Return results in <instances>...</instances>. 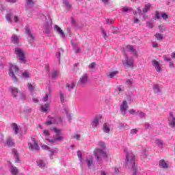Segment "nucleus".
I'll use <instances>...</instances> for the list:
<instances>
[{
    "label": "nucleus",
    "mask_w": 175,
    "mask_h": 175,
    "mask_svg": "<svg viewBox=\"0 0 175 175\" xmlns=\"http://www.w3.org/2000/svg\"><path fill=\"white\" fill-rule=\"evenodd\" d=\"M117 75H118V71H111L107 75V77H109V79H116Z\"/></svg>",
    "instance_id": "13"
},
{
    "label": "nucleus",
    "mask_w": 175,
    "mask_h": 175,
    "mask_svg": "<svg viewBox=\"0 0 175 175\" xmlns=\"http://www.w3.org/2000/svg\"><path fill=\"white\" fill-rule=\"evenodd\" d=\"M103 130L105 133H110V125L107 123H105Z\"/></svg>",
    "instance_id": "15"
},
{
    "label": "nucleus",
    "mask_w": 175,
    "mask_h": 175,
    "mask_svg": "<svg viewBox=\"0 0 175 175\" xmlns=\"http://www.w3.org/2000/svg\"><path fill=\"white\" fill-rule=\"evenodd\" d=\"M12 43L14 44H18V37L16 36H13L11 38Z\"/></svg>",
    "instance_id": "21"
},
{
    "label": "nucleus",
    "mask_w": 175,
    "mask_h": 175,
    "mask_svg": "<svg viewBox=\"0 0 175 175\" xmlns=\"http://www.w3.org/2000/svg\"><path fill=\"white\" fill-rule=\"evenodd\" d=\"M156 18H161V15L158 11H156Z\"/></svg>",
    "instance_id": "52"
},
{
    "label": "nucleus",
    "mask_w": 175,
    "mask_h": 175,
    "mask_svg": "<svg viewBox=\"0 0 175 175\" xmlns=\"http://www.w3.org/2000/svg\"><path fill=\"white\" fill-rule=\"evenodd\" d=\"M129 112L130 114H132L133 116L137 114V112H136V111H135L134 109H130Z\"/></svg>",
    "instance_id": "40"
},
{
    "label": "nucleus",
    "mask_w": 175,
    "mask_h": 175,
    "mask_svg": "<svg viewBox=\"0 0 175 175\" xmlns=\"http://www.w3.org/2000/svg\"><path fill=\"white\" fill-rule=\"evenodd\" d=\"M50 152H51L52 154H54L55 152H58V148H55V149H52L50 150Z\"/></svg>",
    "instance_id": "46"
},
{
    "label": "nucleus",
    "mask_w": 175,
    "mask_h": 175,
    "mask_svg": "<svg viewBox=\"0 0 175 175\" xmlns=\"http://www.w3.org/2000/svg\"><path fill=\"white\" fill-rule=\"evenodd\" d=\"M22 76L23 77H25V79H28V77H29V73L28 72V71L25 70Z\"/></svg>",
    "instance_id": "33"
},
{
    "label": "nucleus",
    "mask_w": 175,
    "mask_h": 175,
    "mask_svg": "<svg viewBox=\"0 0 175 175\" xmlns=\"http://www.w3.org/2000/svg\"><path fill=\"white\" fill-rule=\"evenodd\" d=\"M41 148H42V150H50V147L46 145H42Z\"/></svg>",
    "instance_id": "45"
},
{
    "label": "nucleus",
    "mask_w": 175,
    "mask_h": 175,
    "mask_svg": "<svg viewBox=\"0 0 175 175\" xmlns=\"http://www.w3.org/2000/svg\"><path fill=\"white\" fill-rule=\"evenodd\" d=\"M50 107L49 104H45L44 105L41 106V110L43 113H47L48 110H49V107Z\"/></svg>",
    "instance_id": "17"
},
{
    "label": "nucleus",
    "mask_w": 175,
    "mask_h": 175,
    "mask_svg": "<svg viewBox=\"0 0 175 175\" xmlns=\"http://www.w3.org/2000/svg\"><path fill=\"white\" fill-rule=\"evenodd\" d=\"M27 1V4L28 5H31V6H33V1H32V0H26Z\"/></svg>",
    "instance_id": "48"
},
{
    "label": "nucleus",
    "mask_w": 175,
    "mask_h": 175,
    "mask_svg": "<svg viewBox=\"0 0 175 175\" xmlns=\"http://www.w3.org/2000/svg\"><path fill=\"white\" fill-rule=\"evenodd\" d=\"M51 124H53L52 121H48L46 122V125H51Z\"/></svg>",
    "instance_id": "63"
},
{
    "label": "nucleus",
    "mask_w": 175,
    "mask_h": 175,
    "mask_svg": "<svg viewBox=\"0 0 175 175\" xmlns=\"http://www.w3.org/2000/svg\"><path fill=\"white\" fill-rule=\"evenodd\" d=\"M88 80V75L87 74H84L79 80V84L81 85H84L87 83Z\"/></svg>",
    "instance_id": "10"
},
{
    "label": "nucleus",
    "mask_w": 175,
    "mask_h": 175,
    "mask_svg": "<svg viewBox=\"0 0 175 175\" xmlns=\"http://www.w3.org/2000/svg\"><path fill=\"white\" fill-rule=\"evenodd\" d=\"M137 164H136V157L133 154H128L126 157V166L129 169H132L133 170V175L137 174Z\"/></svg>",
    "instance_id": "1"
},
{
    "label": "nucleus",
    "mask_w": 175,
    "mask_h": 175,
    "mask_svg": "<svg viewBox=\"0 0 175 175\" xmlns=\"http://www.w3.org/2000/svg\"><path fill=\"white\" fill-rule=\"evenodd\" d=\"M163 58H164V61H166L167 62H170L172 61V59L166 57V55H164Z\"/></svg>",
    "instance_id": "43"
},
{
    "label": "nucleus",
    "mask_w": 175,
    "mask_h": 175,
    "mask_svg": "<svg viewBox=\"0 0 175 175\" xmlns=\"http://www.w3.org/2000/svg\"><path fill=\"white\" fill-rule=\"evenodd\" d=\"M95 62H92L89 65V68H90L91 69H95Z\"/></svg>",
    "instance_id": "42"
},
{
    "label": "nucleus",
    "mask_w": 175,
    "mask_h": 175,
    "mask_svg": "<svg viewBox=\"0 0 175 175\" xmlns=\"http://www.w3.org/2000/svg\"><path fill=\"white\" fill-rule=\"evenodd\" d=\"M28 147L31 151H38L39 150V144L36 136L32 135L31 137V139L28 143Z\"/></svg>",
    "instance_id": "2"
},
{
    "label": "nucleus",
    "mask_w": 175,
    "mask_h": 175,
    "mask_svg": "<svg viewBox=\"0 0 175 175\" xmlns=\"http://www.w3.org/2000/svg\"><path fill=\"white\" fill-rule=\"evenodd\" d=\"M73 137L74 139H77V140H79L80 139V135L75 134Z\"/></svg>",
    "instance_id": "53"
},
{
    "label": "nucleus",
    "mask_w": 175,
    "mask_h": 175,
    "mask_svg": "<svg viewBox=\"0 0 175 175\" xmlns=\"http://www.w3.org/2000/svg\"><path fill=\"white\" fill-rule=\"evenodd\" d=\"M54 132H55L56 135H61V130L54 128L53 129Z\"/></svg>",
    "instance_id": "39"
},
{
    "label": "nucleus",
    "mask_w": 175,
    "mask_h": 175,
    "mask_svg": "<svg viewBox=\"0 0 175 175\" xmlns=\"http://www.w3.org/2000/svg\"><path fill=\"white\" fill-rule=\"evenodd\" d=\"M94 154L97 161L99 159V157H103L104 158H106V157H107V154L100 149H96Z\"/></svg>",
    "instance_id": "7"
},
{
    "label": "nucleus",
    "mask_w": 175,
    "mask_h": 175,
    "mask_svg": "<svg viewBox=\"0 0 175 175\" xmlns=\"http://www.w3.org/2000/svg\"><path fill=\"white\" fill-rule=\"evenodd\" d=\"M63 3H64V6H66V8H67L68 9H70L71 5H70L68 0H63Z\"/></svg>",
    "instance_id": "30"
},
{
    "label": "nucleus",
    "mask_w": 175,
    "mask_h": 175,
    "mask_svg": "<svg viewBox=\"0 0 175 175\" xmlns=\"http://www.w3.org/2000/svg\"><path fill=\"white\" fill-rule=\"evenodd\" d=\"M151 8H152V5H151L150 3H148L145 5V7L143 8L142 12L144 13H147L148 11L150 10V9H151Z\"/></svg>",
    "instance_id": "18"
},
{
    "label": "nucleus",
    "mask_w": 175,
    "mask_h": 175,
    "mask_svg": "<svg viewBox=\"0 0 175 175\" xmlns=\"http://www.w3.org/2000/svg\"><path fill=\"white\" fill-rule=\"evenodd\" d=\"M14 23H18V17L17 16H14Z\"/></svg>",
    "instance_id": "54"
},
{
    "label": "nucleus",
    "mask_w": 175,
    "mask_h": 175,
    "mask_svg": "<svg viewBox=\"0 0 175 175\" xmlns=\"http://www.w3.org/2000/svg\"><path fill=\"white\" fill-rule=\"evenodd\" d=\"M6 144H7V146H8V147L14 146V142H13V139H12V138L7 139Z\"/></svg>",
    "instance_id": "19"
},
{
    "label": "nucleus",
    "mask_w": 175,
    "mask_h": 175,
    "mask_svg": "<svg viewBox=\"0 0 175 175\" xmlns=\"http://www.w3.org/2000/svg\"><path fill=\"white\" fill-rule=\"evenodd\" d=\"M154 94H159V92H161V89L159 88V86H156L154 88Z\"/></svg>",
    "instance_id": "32"
},
{
    "label": "nucleus",
    "mask_w": 175,
    "mask_h": 175,
    "mask_svg": "<svg viewBox=\"0 0 175 175\" xmlns=\"http://www.w3.org/2000/svg\"><path fill=\"white\" fill-rule=\"evenodd\" d=\"M159 166L160 167H163V169H167L169 167V165H167V163L164 160H161L159 162Z\"/></svg>",
    "instance_id": "16"
},
{
    "label": "nucleus",
    "mask_w": 175,
    "mask_h": 175,
    "mask_svg": "<svg viewBox=\"0 0 175 175\" xmlns=\"http://www.w3.org/2000/svg\"><path fill=\"white\" fill-rule=\"evenodd\" d=\"M161 17L163 18V20H167L169 16L167 15L166 13H161Z\"/></svg>",
    "instance_id": "37"
},
{
    "label": "nucleus",
    "mask_w": 175,
    "mask_h": 175,
    "mask_svg": "<svg viewBox=\"0 0 175 175\" xmlns=\"http://www.w3.org/2000/svg\"><path fill=\"white\" fill-rule=\"evenodd\" d=\"M137 21H139V19L138 18H135L134 20V24H136V23H137Z\"/></svg>",
    "instance_id": "64"
},
{
    "label": "nucleus",
    "mask_w": 175,
    "mask_h": 175,
    "mask_svg": "<svg viewBox=\"0 0 175 175\" xmlns=\"http://www.w3.org/2000/svg\"><path fill=\"white\" fill-rule=\"evenodd\" d=\"M87 163H88V167H94V161L92 160V158H90V159H88Z\"/></svg>",
    "instance_id": "22"
},
{
    "label": "nucleus",
    "mask_w": 175,
    "mask_h": 175,
    "mask_svg": "<svg viewBox=\"0 0 175 175\" xmlns=\"http://www.w3.org/2000/svg\"><path fill=\"white\" fill-rule=\"evenodd\" d=\"M58 75H59V72L57 71H53V72L52 73L53 79H55L57 76H58Z\"/></svg>",
    "instance_id": "38"
},
{
    "label": "nucleus",
    "mask_w": 175,
    "mask_h": 175,
    "mask_svg": "<svg viewBox=\"0 0 175 175\" xmlns=\"http://www.w3.org/2000/svg\"><path fill=\"white\" fill-rule=\"evenodd\" d=\"M33 102H34V103H39V99H38L36 97H33Z\"/></svg>",
    "instance_id": "49"
},
{
    "label": "nucleus",
    "mask_w": 175,
    "mask_h": 175,
    "mask_svg": "<svg viewBox=\"0 0 175 175\" xmlns=\"http://www.w3.org/2000/svg\"><path fill=\"white\" fill-rule=\"evenodd\" d=\"M76 87V82L72 81L66 85V89L68 92H73L75 91V88Z\"/></svg>",
    "instance_id": "8"
},
{
    "label": "nucleus",
    "mask_w": 175,
    "mask_h": 175,
    "mask_svg": "<svg viewBox=\"0 0 175 175\" xmlns=\"http://www.w3.org/2000/svg\"><path fill=\"white\" fill-rule=\"evenodd\" d=\"M157 143L158 146H163V142L159 139L157 140Z\"/></svg>",
    "instance_id": "51"
},
{
    "label": "nucleus",
    "mask_w": 175,
    "mask_h": 175,
    "mask_svg": "<svg viewBox=\"0 0 175 175\" xmlns=\"http://www.w3.org/2000/svg\"><path fill=\"white\" fill-rule=\"evenodd\" d=\"M171 58H172L173 59H175V52H173V53L171 54Z\"/></svg>",
    "instance_id": "60"
},
{
    "label": "nucleus",
    "mask_w": 175,
    "mask_h": 175,
    "mask_svg": "<svg viewBox=\"0 0 175 175\" xmlns=\"http://www.w3.org/2000/svg\"><path fill=\"white\" fill-rule=\"evenodd\" d=\"M46 142L51 144H57V142H62L64 140V136L59 134H56L52 137V138L46 139Z\"/></svg>",
    "instance_id": "4"
},
{
    "label": "nucleus",
    "mask_w": 175,
    "mask_h": 175,
    "mask_svg": "<svg viewBox=\"0 0 175 175\" xmlns=\"http://www.w3.org/2000/svg\"><path fill=\"white\" fill-rule=\"evenodd\" d=\"M152 44L154 49H157V47H158V43L153 42Z\"/></svg>",
    "instance_id": "55"
},
{
    "label": "nucleus",
    "mask_w": 175,
    "mask_h": 175,
    "mask_svg": "<svg viewBox=\"0 0 175 175\" xmlns=\"http://www.w3.org/2000/svg\"><path fill=\"white\" fill-rule=\"evenodd\" d=\"M37 163H38V166L40 167H44V166H45V163H44V161H43L42 160H38V161H37Z\"/></svg>",
    "instance_id": "27"
},
{
    "label": "nucleus",
    "mask_w": 175,
    "mask_h": 175,
    "mask_svg": "<svg viewBox=\"0 0 175 175\" xmlns=\"http://www.w3.org/2000/svg\"><path fill=\"white\" fill-rule=\"evenodd\" d=\"M25 32L31 38V40H33V35H32V33H31V30H29V29H27Z\"/></svg>",
    "instance_id": "28"
},
{
    "label": "nucleus",
    "mask_w": 175,
    "mask_h": 175,
    "mask_svg": "<svg viewBox=\"0 0 175 175\" xmlns=\"http://www.w3.org/2000/svg\"><path fill=\"white\" fill-rule=\"evenodd\" d=\"M98 124H99V119L95 118L92 122L93 128H96Z\"/></svg>",
    "instance_id": "25"
},
{
    "label": "nucleus",
    "mask_w": 175,
    "mask_h": 175,
    "mask_svg": "<svg viewBox=\"0 0 175 175\" xmlns=\"http://www.w3.org/2000/svg\"><path fill=\"white\" fill-rule=\"evenodd\" d=\"M12 14H7L5 15V18L7 21H8V23H12Z\"/></svg>",
    "instance_id": "29"
},
{
    "label": "nucleus",
    "mask_w": 175,
    "mask_h": 175,
    "mask_svg": "<svg viewBox=\"0 0 175 175\" xmlns=\"http://www.w3.org/2000/svg\"><path fill=\"white\" fill-rule=\"evenodd\" d=\"M77 155H78V157H79V158L81 159V152L78 151V152H77Z\"/></svg>",
    "instance_id": "61"
},
{
    "label": "nucleus",
    "mask_w": 175,
    "mask_h": 175,
    "mask_svg": "<svg viewBox=\"0 0 175 175\" xmlns=\"http://www.w3.org/2000/svg\"><path fill=\"white\" fill-rule=\"evenodd\" d=\"M129 10V9L127 7H124L123 8V12L125 13L126 12H128Z\"/></svg>",
    "instance_id": "58"
},
{
    "label": "nucleus",
    "mask_w": 175,
    "mask_h": 175,
    "mask_svg": "<svg viewBox=\"0 0 175 175\" xmlns=\"http://www.w3.org/2000/svg\"><path fill=\"white\" fill-rule=\"evenodd\" d=\"M28 88L30 92H33V91L35 90V87H33V85L31 83H28Z\"/></svg>",
    "instance_id": "31"
},
{
    "label": "nucleus",
    "mask_w": 175,
    "mask_h": 175,
    "mask_svg": "<svg viewBox=\"0 0 175 175\" xmlns=\"http://www.w3.org/2000/svg\"><path fill=\"white\" fill-rule=\"evenodd\" d=\"M127 49L129 51H131V53H133L134 55H136V49H133V46H132L131 45H129L127 46Z\"/></svg>",
    "instance_id": "23"
},
{
    "label": "nucleus",
    "mask_w": 175,
    "mask_h": 175,
    "mask_svg": "<svg viewBox=\"0 0 175 175\" xmlns=\"http://www.w3.org/2000/svg\"><path fill=\"white\" fill-rule=\"evenodd\" d=\"M20 73V70L17 66L14 65H11L9 68V76L12 77L14 81H17V76H18Z\"/></svg>",
    "instance_id": "3"
},
{
    "label": "nucleus",
    "mask_w": 175,
    "mask_h": 175,
    "mask_svg": "<svg viewBox=\"0 0 175 175\" xmlns=\"http://www.w3.org/2000/svg\"><path fill=\"white\" fill-rule=\"evenodd\" d=\"M55 31L57 32V33L60 34V36L64 38L65 36V33H64V31L59 27L58 25H55Z\"/></svg>",
    "instance_id": "14"
},
{
    "label": "nucleus",
    "mask_w": 175,
    "mask_h": 175,
    "mask_svg": "<svg viewBox=\"0 0 175 175\" xmlns=\"http://www.w3.org/2000/svg\"><path fill=\"white\" fill-rule=\"evenodd\" d=\"M106 21H107V24H112L113 23V21L109 20V19H107Z\"/></svg>",
    "instance_id": "59"
},
{
    "label": "nucleus",
    "mask_w": 175,
    "mask_h": 175,
    "mask_svg": "<svg viewBox=\"0 0 175 175\" xmlns=\"http://www.w3.org/2000/svg\"><path fill=\"white\" fill-rule=\"evenodd\" d=\"M15 53L16 54L17 57H18L21 62H25V55L24 54V51H23V50L16 49Z\"/></svg>",
    "instance_id": "6"
},
{
    "label": "nucleus",
    "mask_w": 175,
    "mask_h": 175,
    "mask_svg": "<svg viewBox=\"0 0 175 175\" xmlns=\"http://www.w3.org/2000/svg\"><path fill=\"white\" fill-rule=\"evenodd\" d=\"M44 102H47L49 100V94H46L45 96L43 98Z\"/></svg>",
    "instance_id": "50"
},
{
    "label": "nucleus",
    "mask_w": 175,
    "mask_h": 175,
    "mask_svg": "<svg viewBox=\"0 0 175 175\" xmlns=\"http://www.w3.org/2000/svg\"><path fill=\"white\" fill-rule=\"evenodd\" d=\"M128 109H129V107L128 106V102H126V100H123L122 105H120L121 113H125Z\"/></svg>",
    "instance_id": "9"
},
{
    "label": "nucleus",
    "mask_w": 175,
    "mask_h": 175,
    "mask_svg": "<svg viewBox=\"0 0 175 175\" xmlns=\"http://www.w3.org/2000/svg\"><path fill=\"white\" fill-rule=\"evenodd\" d=\"M170 68H174V64H173V62H170Z\"/></svg>",
    "instance_id": "57"
},
{
    "label": "nucleus",
    "mask_w": 175,
    "mask_h": 175,
    "mask_svg": "<svg viewBox=\"0 0 175 175\" xmlns=\"http://www.w3.org/2000/svg\"><path fill=\"white\" fill-rule=\"evenodd\" d=\"M136 133H137V129H132V130L131 131V135H135V134H136Z\"/></svg>",
    "instance_id": "44"
},
{
    "label": "nucleus",
    "mask_w": 175,
    "mask_h": 175,
    "mask_svg": "<svg viewBox=\"0 0 175 175\" xmlns=\"http://www.w3.org/2000/svg\"><path fill=\"white\" fill-rule=\"evenodd\" d=\"M10 170H11L12 174H13V175H17L18 173V170L17 169V167H16L13 165L11 166Z\"/></svg>",
    "instance_id": "20"
},
{
    "label": "nucleus",
    "mask_w": 175,
    "mask_h": 175,
    "mask_svg": "<svg viewBox=\"0 0 175 175\" xmlns=\"http://www.w3.org/2000/svg\"><path fill=\"white\" fill-rule=\"evenodd\" d=\"M126 84H127V85H132V81L127 80L126 81Z\"/></svg>",
    "instance_id": "56"
},
{
    "label": "nucleus",
    "mask_w": 175,
    "mask_h": 175,
    "mask_svg": "<svg viewBox=\"0 0 175 175\" xmlns=\"http://www.w3.org/2000/svg\"><path fill=\"white\" fill-rule=\"evenodd\" d=\"M60 100L62 103H64V100H65V96L64 95V93H62V92H60Z\"/></svg>",
    "instance_id": "36"
},
{
    "label": "nucleus",
    "mask_w": 175,
    "mask_h": 175,
    "mask_svg": "<svg viewBox=\"0 0 175 175\" xmlns=\"http://www.w3.org/2000/svg\"><path fill=\"white\" fill-rule=\"evenodd\" d=\"M12 154H14V157H15V159L18 160V154L17 153V150H13Z\"/></svg>",
    "instance_id": "34"
},
{
    "label": "nucleus",
    "mask_w": 175,
    "mask_h": 175,
    "mask_svg": "<svg viewBox=\"0 0 175 175\" xmlns=\"http://www.w3.org/2000/svg\"><path fill=\"white\" fill-rule=\"evenodd\" d=\"M10 90L14 98H16L18 95H19V99L25 98V94H23V93L18 92V89H17V88H11Z\"/></svg>",
    "instance_id": "5"
},
{
    "label": "nucleus",
    "mask_w": 175,
    "mask_h": 175,
    "mask_svg": "<svg viewBox=\"0 0 175 175\" xmlns=\"http://www.w3.org/2000/svg\"><path fill=\"white\" fill-rule=\"evenodd\" d=\"M137 114H139V116H140V117H144L146 116V114H144V113H143L140 111H137Z\"/></svg>",
    "instance_id": "47"
},
{
    "label": "nucleus",
    "mask_w": 175,
    "mask_h": 175,
    "mask_svg": "<svg viewBox=\"0 0 175 175\" xmlns=\"http://www.w3.org/2000/svg\"><path fill=\"white\" fill-rule=\"evenodd\" d=\"M12 129L13 131H14L15 135H17V133H18V126L16 123H14L12 124Z\"/></svg>",
    "instance_id": "24"
},
{
    "label": "nucleus",
    "mask_w": 175,
    "mask_h": 175,
    "mask_svg": "<svg viewBox=\"0 0 175 175\" xmlns=\"http://www.w3.org/2000/svg\"><path fill=\"white\" fill-rule=\"evenodd\" d=\"M122 64H125L127 66H130L131 68L133 67V61L129 60L128 56H125L124 60H122Z\"/></svg>",
    "instance_id": "12"
},
{
    "label": "nucleus",
    "mask_w": 175,
    "mask_h": 175,
    "mask_svg": "<svg viewBox=\"0 0 175 175\" xmlns=\"http://www.w3.org/2000/svg\"><path fill=\"white\" fill-rule=\"evenodd\" d=\"M155 38L161 42L163 39V34L157 33L155 35Z\"/></svg>",
    "instance_id": "26"
},
{
    "label": "nucleus",
    "mask_w": 175,
    "mask_h": 175,
    "mask_svg": "<svg viewBox=\"0 0 175 175\" xmlns=\"http://www.w3.org/2000/svg\"><path fill=\"white\" fill-rule=\"evenodd\" d=\"M109 1L110 0H101V2H103V3L107 4L109 3Z\"/></svg>",
    "instance_id": "62"
},
{
    "label": "nucleus",
    "mask_w": 175,
    "mask_h": 175,
    "mask_svg": "<svg viewBox=\"0 0 175 175\" xmlns=\"http://www.w3.org/2000/svg\"><path fill=\"white\" fill-rule=\"evenodd\" d=\"M146 27L148 28H152L154 27V25L151 22L146 23Z\"/></svg>",
    "instance_id": "41"
},
{
    "label": "nucleus",
    "mask_w": 175,
    "mask_h": 175,
    "mask_svg": "<svg viewBox=\"0 0 175 175\" xmlns=\"http://www.w3.org/2000/svg\"><path fill=\"white\" fill-rule=\"evenodd\" d=\"M152 64L153 66H154L157 72H158L159 73V72H161V64H159V62L154 59V60L152 61Z\"/></svg>",
    "instance_id": "11"
},
{
    "label": "nucleus",
    "mask_w": 175,
    "mask_h": 175,
    "mask_svg": "<svg viewBox=\"0 0 175 175\" xmlns=\"http://www.w3.org/2000/svg\"><path fill=\"white\" fill-rule=\"evenodd\" d=\"M42 135L47 137V136H50V131L49 130H44Z\"/></svg>",
    "instance_id": "35"
}]
</instances>
